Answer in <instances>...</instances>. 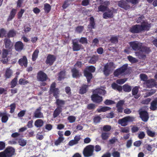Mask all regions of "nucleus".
<instances>
[{
	"label": "nucleus",
	"mask_w": 157,
	"mask_h": 157,
	"mask_svg": "<svg viewBox=\"0 0 157 157\" xmlns=\"http://www.w3.org/2000/svg\"><path fill=\"white\" fill-rule=\"evenodd\" d=\"M124 90L126 92H130L132 89V87L131 86L128 85H124L123 86Z\"/></svg>",
	"instance_id": "obj_42"
},
{
	"label": "nucleus",
	"mask_w": 157,
	"mask_h": 157,
	"mask_svg": "<svg viewBox=\"0 0 157 157\" xmlns=\"http://www.w3.org/2000/svg\"><path fill=\"white\" fill-rule=\"evenodd\" d=\"M157 102L155 101H153L151 103L150 108L152 110H155L157 109Z\"/></svg>",
	"instance_id": "obj_41"
},
{
	"label": "nucleus",
	"mask_w": 157,
	"mask_h": 157,
	"mask_svg": "<svg viewBox=\"0 0 157 157\" xmlns=\"http://www.w3.org/2000/svg\"><path fill=\"white\" fill-rule=\"evenodd\" d=\"M10 116V115L6 112L0 113V117H2V121L3 123H6L8 119V117Z\"/></svg>",
	"instance_id": "obj_21"
},
{
	"label": "nucleus",
	"mask_w": 157,
	"mask_h": 157,
	"mask_svg": "<svg viewBox=\"0 0 157 157\" xmlns=\"http://www.w3.org/2000/svg\"><path fill=\"white\" fill-rule=\"evenodd\" d=\"M155 85V80L153 79L147 80L143 83V86L145 87L151 88Z\"/></svg>",
	"instance_id": "obj_12"
},
{
	"label": "nucleus",
	"mask_w": 157,
	"mask_h": 157,
	"mask_svg": "<svg viewBox=\"0 0 157 157\" xmlns=\"http://www.w3.org/2000/svg\"><path fill=\"white\" fill-rule=\"evenodd\" d=\"M130 31L132 33H139L142 32L141 26L140 25H136L132 26L129 29Z\"/></svg>",
	"instance_id": "obj_10"
},
{
	"label": "nucleus",
	"mask_w": 157,
	"mask_h": 157,
	"mask_svg": "<svg viewBox=\"0 0 157 157\" xmlns=\"http://www.w3.org/2000/svg\"><path fill=\"white\" fill-rule=\"evenodd\" d=\"M106 93L105 90L101 89H97L93 91V94L91 96L93 101L96 103H99L102 101V97L98 94L104 95Z\"/></svg>",
	"instance_id": "obj_2"
},
{
	"label": "nucleus",
	"mask_w": 157,
	"mask_h": 157,
	"mask_svg": "<svg viewBox=\"0 0 157 157\" xmlns=\"http://www.w3.org/2000/svg\"><path fill=\"white\" fill-rule=\"evenodd\" d=\"M47 78L46 75L43 71H40L37 74V78L39 81H43L46 80Z\"/></svg>",
	"instance_id": "obj_16"
},
{
	"label": "nucleus",
	"mask_w": 157,
	"mask_h": 157,
	"mask_svg": "<svg viewBox=\"0 0 157 157\" xmlns=\"http://www.w3.org/2000/svg\"><path fill=\"white\" fill-rule=\"evenodd\" d=\"M51 8V6L49 4L47 3L44 4V9L45 13H48L50 11Z\"/></svg>",
	"instance_id": "obj_31"
},
{
	"label": "nucleus",
	"mask_w": 157,
	"mask_h": 157,
	"mask_svg": "<svg viewBox=\"0 0 157 157\" xmlns=\"http://www.w3.org/2000/svg\"><path fill=\"white\" fill-rule=\"evenodd\" d=\"M140 25L142 31L149 30L151 27V24L148 23L146 21L142 22Z\"/></svg>",
	"instance_id": "obj_15"
},
{
	"label": "nucleus",
	"mask_w": 157,
	"mask_h": 157,
	"mask_svg": "<svg viewBox=\"0 0 157 157\" xmlns=\"http://www.w3.org/2000/svg\"><path fill=\"white\" fill-rule=\"evenodd\" d=\"M111 108L108 106L102 107L100 106L99 108L97 109V111L98 112H105L107 111L110 110Z\"/></svg>",
	"instance_id": "obj_29"
},
{
	"label": "nucleus",
	"mask_w": 157,
	"mask_h": 157,
	"mask_svg": "<svg viewBox=\"0 0 157 157\" xmlns=\"http://www.w3.org/2000/svg\"><path fill=\"white\" fill-rule=\"evenodd\" d=\"M140 118L144 122L147 121L148 118V114L146 111H142L140 112Z\"/></svg>",
	"instance_id": "obj_17"
},
{
	"label": "nucleus",
	"mask_w": 157,
	"mask_h": 157,
	"mask_svg": "<svg viewBox=\"0 0 157 157\" xmlns=\"http://www.w3.org/2000/svg\"><path fill=\"white\" fill-rule=\"evenodd\" d=\"M128 59L129 61L132 63H135L137 62V60L136 59L131 56H128Z\"/></svg>",
	"instance_id": "obj_48"
},
{
	"label": "nucleus",
	"mask_w": 157,
	"mask_h": 157,
	"mask_svg": "<svg viewBox=\"0 0 157 157\" xmlns=\"http://www.w3.org/2000/svg\"><path fill=\"white\" fill-rule=\"evenodd\" d=\"M109 9L107 7L105 6L104 5H101L99 6L98 8V12H104L106 11Z\"/></svg>",
	"instance_id": "obj_32"
},
{
	"label": "nucleus",
	"mask_w": 157,
	"mask_h": 157,
	"mask_svg": "<svg viewBox=\"0 0 157 157\" xmlns=\"http://www.w3.org/2000/svg\"><path fill=\"white\" fill-rule=\"evenodd\" d=\"M61 111V109L59 107H57L54 112L53 114L54 117L56 118L60 114Z\"/></svg>",
	"instance_id": "obj_30"
},
{
	"label": "nucleus",
	"mask_w": 157,
	"mask_h": 157,
	"mask_svg": "<svg viewBox=\"0 0 157 157\" xmlns=\"http://www.w3.org/2000/svg\"><path fill=\"white\" fill-rule=\"evenodd\" d=\"M19 145L21 146H25L27 143V140L22 138L20 139L18 141Z\"/></svg>",
	"instance_id": "obj_38"
},
{
	"label": "nucleus",
	"mask_w": 157,
	"mask_h": 157,
	"mask_svg": "<svg viewBox=\"0 0 157 157\" xmlns=\"http://www.w3.org/2000/svg\"><path fill=\"white\" fill-rule=\"evenodd\" d=\"M129 44L134 50H140V51L135 53L136 56L139 58H144L145 56V53H148L151 51L149 48L143 46L142 43L137 41L130 42Z\"/></svg>",
	"instance_id": "obj_1"
},
{
	"label": "nucleus",
	"mask_w": 157,
	"mask_h": 157,
	"mask_svg": "<svg viewBox=\"0 0 157 157\" xmlns=\"http://www.w3.org/2000/svg\"><path fill=\"white\" fill-rule=\"evenodd\" d=\"M147 135L151 137H154L155 135V132L151 131L150 130H147Z\"/></svg>",
	"instance_id": "obj_43"
},
{
	"label": "nucleus",
	"mask_w": 157,
	"mask_h": 157,
	"mask_svg": "<svg viewBox=\"0 0 157 157\" xmlns=\"http://www.w3.org/2000/svg\"><path fill=\"white\" fill-rule=\"evenodd\" d=\"M112 87L113 89L117 90L119 91H121L122 90L121 86L118 85L115 83H113L112 84Z\"/></svg>",
	"instance_id": "obj_34"
},
{
	"label": "nucleus",
	"mask_w": 157,
	"mask_h": 157,
	"mask_svg": "<svg viewBox=\"0 0 157 157\" xmlns=\"http://www.w3.org/2000/svg\"><path fill=\"white\" fill-rule=\"evenodd\" d=\"M56 104L59 106L58 107L60 108L63 106L65 104V101L63 100L57 99L56 100Z\"/></svg>",
	"instance_id": "obj_37"
},
{
	"label": "nucleus",
	"mask_w": 157,
	"mask_h": 157,
	"mask_svg": "<svg viewBox=\"0 0 157 157\" xmlns=\"http://www.w3.org/2000/svg\"><path fill=\"white\" fill-rule=\"evenodd\" d=\"M70 0H67L65 1L62 6L63 8L65 9L67 8L70 4Z\"/></svg>",
	"instance_id": "obj_55"
},
{
	"label": "nucleus",
	"mask_w": 157,
	"mask_h": 157,
	"mask_svg": "<svg viewBox=\"0 0 157 157\" xmlns=\"http://www.w3.org/2000/svg\"><path fill=\"white\" fill-rule=\"evenodd\" d=\"M111 126L109 125H104L103 127V130L105 132L109 131L111 129Z\"/></svg>",
	"instance_id": "obj_50"
},
{
	"label": "nucleus",
	"mask_w": 157,
	"mask_h": 157,
	"mask_svg": "<svg viewBox=\"0 0 157 157\" xmlns=\"http://www.w3.org/2000/svg\"><path fill=\"white\" fill-rule=\"evenodd\" d=\"M11 54V52L10 50L3 49L2 52V61L3 63H6L8 61L7 56L9 54Z\"/></svg>",
	"instance_id": "obj_11"
},
{
	"label": "nucleus",
	"mask_w": 157,
	"mask_h": 157,
	"mask_svg": "<svg viewBox=\"0 0 157 157\" xmlns=\"http://www.w3.org/2000/svg\"><path fill=\"white\" fill-rule=\"evenodd\" d=\"M110 40L112 43L114 44H116L118 42V39L116 36H112Z\"/></svg>",
	"instance_id": "obj_59"
},
{
	"label": "nucleus",
	"mask_w": 157,
	"mask_h": 157,
	"mask_svg": "<svg viewBox=\"0 0 157 157\" xmlns=\"http://www.w3.org/2000/svg\"><path fill=\"white\" fill-rule=\"evenodd\" d=\"M44 124V122L42 120L39 119L35 121L34 125L37 128H40L43 126Z\"/></svg>",
	"instance_id": "obj_27"
},
{
	"label": "nucleus",
	"mask_w": 157,
	"mask_h": 157,
	"mask_svg": "<svg viewBox=\"0 0 157 157\" xmlns=\"http://www.w3.org/2000/svg\"><path fill=\"white\" fill-rule=\"evenodd\" d=\"M110 135L108 132H102L101 134V137L102 140H106L108 139Z\"/></svg>",
	"instance_id": "obj_36"
},
{
	"label": "nucleus",
	"mask_w": 157,
	"mask_h": 157,
	"mask_svg": "<svg viewBox=\"0 0 157 157\" xmlns=\"http://www.w3.org/2000/svg\"><path fill=\"white\" fill-rule=\"evenodd\" d=\"M10 112L11 113H13L14 112V110L16 108V105L15 103H13L11 104L10 105Z\"/></svg>",
	"instance_id": "obj_62"
},
{
	"label": "nucleus",
	"mask_w": 157,
	"mask_h": 157,
	"mask_svg": "<svg viewBox=\"0 0 157 157\" xmlns=\"http://www.w3.org/2000/svg\"><path fill=\"white\" fill-rule=\"evenodd\" d=\"M64 138L63 137H59L58 139L55 142V144L58 145L61 143L64 140Z\"/></svg>",
	"instance_id": "obj_52"
},
{
	"label": "nucleus",
	"mask_w": 157,
	"mask_h": 157,
	"mask_svg": "<svg viewBox=\"0 0 157 157\" xmlns=\"http://www.w3.org/2000/svg\"><path fill=\"white\" fill-rule=\"evenodd\" d=\"M76 117L73 116H71L68 117L67 118V120L70 123H73L75 121Z\"/></svg>",
	"instance_id": "obj_44"
},
{
	"label": "nucleus",
	"mask_w": 157,
	"mask_h": 157,
	"mask_svg": "<svg viewBox=\"0 0 157 157\" xmlns=\"http://www.w3.org/2000/svg\"><path fill=\"white\" fill-rule=\"evenodd\" d=\"M113 10L108 9L106 12L103 13V17L105 19L112 18L113 17Z\"/></svg>",
	"instance_id": "obj_13"
},
{
	"label": "nucleus",
	"mask_w": 157,
	"mask_h": 157,
	"mask_svg": "<svg viewBox=\"0 0 157 157\" xmlns=\"http://www.w3.org/2000/svg\"><path fill=\"white\" fill-rule=\"evenodd\" d=\"M83 29V27L82 26H78L76 28L75 31L78 33H81Z\"/></svg>",
	"instance_id": "obj_58"
},
{
	"label": "nucleus",
	"mask_w": 157,
	"mask_h": 157,
	"mask_svg": "<svg viewBox=\"0 0 157 157\" xmlns=\"http://www.w3.org/2000/svg\"><path fill=\"white\" fill-rule=\"evenodd\" d=\"M17 77H16L15 78H14L11 82V87L13 88L14 87H15L17 84Z\"/></svg>",
	"instance_id": "obj_46"
},
{
	"label": "nucleus",
	"mask_w": 157,
	"mask_h": 157,
	"mask_svg": "<svg viewBox=\"0 0 157 157\" xmlns=\"http://www.w3.org/2000/svg\"><path fill=\"white\" fill-rule=\"evenodd\" d=\"M39 51L38 49H36L33 52L32 56V59L33 61H35L38 57Z\"/></svg>",
	"instance_id": "obj_33"
},
{
	"label": "nucleus",
	"mask_w": 157,
	"mask_h": 157,
	"mask_svg": "<svg viewBox=\"0 0 157 157\" xmlns=\"http://www.w3.org/2000/svg\"><path fill=\"white\" fill-rule=\"evenodd\" d=\"M95 68L93 66H90L87 67L84 71V75L86 77L88 82H90V79L92 77V75L91 73L94 72L95 71Z\"/></svg>",
	"instance_id": "obj_4"
},
{
	"label": "nucleus",
	"mask_w": 157,
	"mask_h": 157,
	"mask_svg": "<svg viewBox=\"0 0 157 157\" xmlns=\"http://www.w3.org/2000/svg\"><path fill=\"white\" fill-rule=\"evenodd\" d=\"M73 49L74 51H78L82 48V45L78 44L77 42H73Z\"/></svg>",
	"instance_id": "obj_25"
},
{
	"label": "nucleus",
	"mask_w": 157,
	"mask_h": 157,
	"mask_svg": "<svg viewBox=\"0 0 157 157\" xmlns=\"http://www.w3.org/2000/svg\"><path fill=\"white\" fill-rule=\"evenodd\" d=\"M98 59V57L97 56H93L90 60L89 62L91 63H95Z\"/></svg>",
	"instance_id": "obj_45"
},
{
	"label": "nucleus",
	"mask_w": 157,
	"mask_h": 157,
	"mask_svg": "<svg viewBox=\"0 0 157 157\" xmlns=\"http://www.w3.org/2000/svg\"><path fill=\"white\" fill-rule=\"evenodd\" d=\"M71 72L72 74V76L74 78L78 77L81 75L78 71L75 68L72 69Z\"/></svg>",
	"instance_id": "obj_28"
},
{
	"label": "nucleus",
	"mask_w": 157,
	"mask_h": 157,
	"mask_svg": "<svg viewBox=\"0 0 157 157\" xmlns=\"http://www.w3.org/2000/svg\"><path fill=\"white\" fill-rule=\"evenodd\" d=\"M28 82H29L28 80L22 78L20 79L19 81V84L21 85H25L28 83Z\"/></svg>",
	"instance_id": "obj_53"
},
{
	"label": "nucleus",
	"mask_w": 157,
	"mask_h": 157,
	"mask_svg": "<svg viewBox=\"0 0 157 157\" xmlns=\"http://www.w3.org/2000/svg\"><path fill=\"white\" fill-rule=\"evenodd\" d=\"M145 136V134L144 132L143 131H140L138 133V137L139 138V139H142L144 138Z\"/></svg>",
	"instance_id": "obj_47"
},
{
	"label": "nucleus",
	"mask_w": 157,
	"mask_h": 157,
	"mask_svg": "<svg viewBox=\"0 0 157 157\" xmlns=\"http://www.w3.org/2000/svg\"><path fill=\"white\" fill-rule=\"evenodd\" d=\"M6 48L10 49L12 46V43L9 39L6 38L4 40Z\"/></svg>",
	"instance_id": "obj_26"
},
{
	"label": "nucleus",
	"mask_w": 157,
	"mask_h": 157,
	"mask_svg": "<svg viewBox=\"0 0 157 157\" xmlns=\"http://www.w3.org/2000/svg\"><path fill=\"white\" fill-rule=\"evenodd\" d=\"M139 87L136 86L133 88L132 90V94L135 98H138L140 96V94L138 93Z\"/></svg>",
	"instance_id": "obj_22"
},
{
	"label": "nucleus",
	"mask_w": 157,
	"mask_h": 157,
	"mask_svg": "<svg viewBox=\"0 0 157 157\" xmlns=\"http://www.w3.org/2000/svg\"><path fill=\"white\" fill-rule=\"evenodd\" d=\"M41 108L39 107L33 113V117L36 118H43V114L41 112Z\"/></svg>",
	"instance_id": "obj_18"
},
{
	"label": "nucleus",
	"mask_w": 157,
	"mask_h": 157,
	"mask_svg": "<svg viewBox=\"0 0 157 157\" xmlns=\"http://www.w3.org/2000/svg\"><path fill=\"white\" fill-rule=\"evenodd\" d=\"M56 84L55 82L53 83L50 87V94H53L54 96L56 98L59 97V91L57 88H55Z\"/></svg>",
	"instance_id": "obj_9"
},
{
	"label": "nucleus",
	"mask_w": 157,
	"mask_h": 157,
	"mask_svg": "<svg viewBox=\"0 0 157 157\" xmlns=\"http://www.w3.org/2000/svg\"><path fill=\"white\" fill-rule=\"evenodd\" d=\"M16 34V32L13 30H12L9 31L8 34V36L9 37H13Z\"/></svg>",
	"instance_id": "obj_56"
},
{
	"label": "nucleus",
	"mask_w": 157,
	"mask_h": 157,
	"mask_svg": "<svg viewBox=\"0 0 157 157\" xmlns=\"http://www.w3.org/2000/svg\"><path fill=\"white\" fill-rule=\"evenodd\" d=\"M79 42L82 44H86L87 43V40L86 38L82 37L80 39Z\"/></svg>",
	"instance_id": "obj_60"
},
{
	"label": "nucleus",
	"mask_w": 157,
	"mask_h": 157,
	"mask_svg": "<svg viewBox=\"0 0 157 157\" xmlns=\"http://www.w3.org/2000/svg\"><path fill=\"white\" fill-rule=\"evenodd\" d=\"M127 80V78H124L123 79H117L116 81V82L118 84H122L125 82Z\"/></svg>",
	"instance_id": "obj_54"
},
{
	"label": "nucleus",
	"mask_w": 157,
	"mask_h": 157,
	"mask_svg": "<svg viewBox=\"0 0 157 157\" xmlns=\"http://www.w3.org/2000/svg\"><path fill=\"white\" fill-rule=\"evenodd\" d=\"M65 76V71H61L59 74L58 79L59 80H61Z\"/></svg>",
	"instance_id": "obj_51"
},
{
	"label": "nucleus",
	"mask_w": 157,
	"mask_h": 157,
	"mask_svg": "<svg viewBox=\"0 0 157 157\" xmlns=\"http://www.w3.org/2000/svg\"><path fill=\"white\" fill-rule=\"evenodd\" d=\"M140 76L141 80L144 81V82L147 80V77L145 74H141Z\"/></svg>",
	"instance_id": "obj_57"
},
{
	"label": "nucleus",
	"mask_w": 157,
	"mask_h": 157,
	"mask_svg": "<svg viewBox=\"0 0 157 157\" xmlns=\"http://www.w3.org/2000/svg\"><path fill=\"white\" fill-rule=\"evenodd\" d=\"M121 132L123 133H128L129 132V129L128 127H121Z\"/></svg>",
	"instance_id": "obj_61"
},
{
	"label": "nucleus",
	"mask_w": 157,
	"mask_h": 157,
	"mask_svg": "<svg viewBox=\"0 0 157 157\" xmlns=\"http://www.w3.org/2000/svg\"><path fill=\"white\" fill-rule=\"evenodd\" d=\"M88 87L87 85H84L82 86L81 88L79 90V93L81 94H83L85 93L87 90V88Z\"/></svg>",
	"instance_id": "obj_40"
},
{
	"label": "nucleus",
	"mask_w": 157,
	"mask_h": 157,
	"mask_svg": "<svg viewBox=\"0 0 157 157\" xmlns=\"http://www.w3.org/2000/svg\"><path fill=\"white\" fill-rule=\"evenodd\" d=\"M24 47L23 43L20 41L16 42L15 45V48L16 50L18 52H20L22 50Z\"/></svg>",
	"instance_id": "obj_19"
},
{
	"label": "nucleus",
	"mask_w": 157,
	"mask_h": 157,
	"mask_svg": "<svg viewBox=\"0 0 157 157\" xmlns=\"http://www.w3.org/2000/svg\"><path fill=\"white\" fill-rule=\"evenodd\" d=\"M18 63L21 66H24L26 67L27 65V60L26 57L25 56H24L22 58L19 60Z\"/></svg>",
	"instance_id": "obj_23"
},
{
	"label": "nucleus",
	"mask_w": 157,
	"mask_h": 157,
	"mask_svg": "<svg viewBox=\"0 0 157 157\" xmlns=\"http://www.w3.org/2000/svg\"><path fill=\"white\" fill-rule=\"evenodd\" d=\"M128 65L125 64L122 67L116 70L114 73V75L115 76L119 75L123 76L126 74V71L127 69Z\"/></svg>",
	"instance_id": "obj_5"
},
{
	"label": "nucleus",
	"mask_w": 157,
	"mask_h": 157,
	"mask_svg": "<svg viewBox=\"0 0 157 157\" xmlns=\"http://www.w3.org/2000/svg\"><path fill=\"white\" fill-rule=\"evenodd\" d=\"M115 67L113 62H109L106 64L104 67L103 72L104 74L106 76L110 74L111 71Z\"/></svg>",
	"instance_id": "obj_6"
},
{
	"label": "nucleus",
	"mask_w": 157,
	"mask_h": 157,
	"mask_svg": "<svg viewBox=\"0 0 157 157\" xmlns=\"http://www.w3.org/2000/svg\"><path fill=\"white\" fill-rule=\"evenodd\" d=\"M144 16L143 15H141L136 20V22L137 23H141V24L142 22L145 21L144 20Z\"/></svg>",
	"instance_id": "obj_49"
},
{
	"label": "nucleus",
	"mask_w": 157,
	"mask_h": 157,
	"mask_svg": "<svg viewBox=\"0 0 157 157\" xmlns=\"http://www.w3.org/2000/svg\"><path fill=\"white\" fill-rule=\"evenodd\" d=\"M12 74V71L9 68H7L6 71L5 76L6 78H10Z\"/></svg>",
	"instance_id": "obj_39"
},
{
	"label": "nucleus",
	"mask_w": 157,
	"mask_h": 157,
	"mask_svg": "<svg viewBox=\"0 0 157 157\" xmlns=\"http://www.w3.org/2000/svg\"><path fill=\"white\" fill-rule=\"evenodd\" d=\"M14 152L13 148L8 147L4 151L0 152V157H10L14 155Z\"/></svg>",
	"instance_id": "obj_3"
},
{
	"label": "nucleus",
	"mask_w": 157,
	"mask_h": 157,
	"mask_svg": "<svg viewBox=\"0 0 157 157\" xmlns=\"http://www.w3.org/2000/svg\"><path fill=\"white\" fill-rule=\"evenodd\" d=\"M56 59L54 56L49 54L47 56L45 62L47 64L52 65L55 61Z\"/></svg>",
	"instance_id": "obj_14"
},
{
	"label": "nucleus",
	"mask_w": 157,
	"mask_h": 157,
	"mask_svg": "<svg viewBox=\"0 0 157 157\" xmlns=\"http://www.w3.org/2000/svg\"><path fill=\"white\" fill-rule=\"evenodd\" d=\"M94 19L93 17H90V23L88 25V28L89 29H94Z\"/></svg>",
	"instance_id": "obj_35"
},
{
	"label": "nucleus",
	"mask_w": 157,
	"mask_h": 157,
	"mask_svg": "<svg viewBox=\"0 0 157 157\" xmlns=\"http://www.w3.org/2000/svg\"><path fill=\"white\" fill-rule=\"evenodd\" d=\"M17 10L16 9H13L10 12V14L7 19V21H9L12 20L14 17L17 13Z\"/></svg>",
	"instance_id": "obj_24"
},
{
	"label": "nucleus",
	"mask_w": 157,
	"mask_h": 157,
	"mask_svg": "<svg viewBox=\"0 0 157 157\" xmlns=\"http://www.w3.org/2000/svg\"><path fill=\"white\" fill-rule=\"evenodd\" d=\"M94 147L93 145H89L85 148L83 151V154L85 157L91 156L93 154Z\"/></svg>",
	"instance_id": "obj_7"
},
{
	"label": "nucleus",
	"mask_w": 157,
	"mask_h": 157,
	"mask_svg": "<svg viewBox=\"0 0 157 157\" xmlns=\"http://www.w3.org/2000/svg\"><path fill=\"white\" fill-rule=\"evenodd\" d=\"M134 120V118L133 117L130 116L126 117L119 119L118 121V123L122 126H125L128 125V122L132 121Z\"/></svg>",
	"instance_id": "obj_8"
},
{
	"label": "nucleus",
	"mask_w": 157,
	"mask_h": 157,
	"mask_svg": "<svg viewBox=\"0 0 157 157\" xmlns=\"http://www.w3.org/2000/svg\"><path fill=\"white\" fill-rule=\"evenodd\" d=\"M113 157H120V153L117 151H114L112 153Z\"/></svg>",
	"instance_id": "obj_64"
},
{
	"label": "nucleus",
	"mask_w": 157,
	"mask_h": 157,
	"mask_svg": "<svg viewBox=\"0 0 157 157\" xmlns=\"http://www.w3.org/2000/svg\"><path fill=\"white\" fill-rule=\"evenodd\" d=\"M118 6L120 7L127 10L129 8L130 6L128 3L123 1H121L118 2Z\"/></svg>",
	"instance_id": "obj_20"
},
{
	"label": "nucleus",
	"mask_w": 157,
	"mask_h": 157,
	"mask_svg": "<svg viewBox=\"0 0 157 157\" xmlns=\"http://www.w3.org/2000/svg\"><path fill=\"white\" fill-rule=\"evenodd\" d=\"M105 104L109 105H110L113 104L115 103L113 101L111 100L107 99L104 102Z\"/></svg>",
	"instance_id": "obj_63"
}]
</instances>
